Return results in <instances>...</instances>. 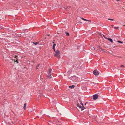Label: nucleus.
Returning a JSON list of instances; mask_svg holds the SVG:
<instances>
[{"instance_id":"1","label":"nucleus","mask_w":125,"mask_h":125,"mask_svg":"<svg viewBox=\"0 0 125 125\" xmlns=\"http://www.w3.org/2000/svg\"><path fill=\"white\" fill-rule=\"evenodd\" d=\"M60 52L58 50H57L56 51L54 54V56L58 58L60 57Z\"/></svg>"},{"instance_id":"2","label":"nucleus","mask_w":125,"mask_h":125,"mask_svg":"<svg viewBox=\"0 0 125 125\" xmlns=\"http://www.w3.org/2000/svg\"><path fill=\"white\" fill-rule=\"evenodd\" d=\"M93 73L95 75H97L99 74V73L97 70H94L93 71Z\"/></svg>"},{"instance_id":"3","label":"nucleus","mask_w":125,"mask_h":125,"mask_svg":"<svg viewBox=\"0 0 125 125\" xmlns=\"http://www.w3.org/2000/svg\"><path fill=\"white\" fill-rule=\"evenodd\" d=\"M98 97V95L97 94H95L93 95V98L94 100H96L97 99Z\"/></svg>"},{"instance_id":"4","label":"nucleus","mask_w":125,"mask_h":125,"mask_svg":"<svg viewBox=\"0 0 125 125\" xmlns=\"http://www.w3.org/2000/svg\"><path fill=\"white\" fill-rule=\"evenodd\" d=\"M51 73H48V74L47 75V77L51 79L52 78V77L51 76L52 74Z\"/></svg>"},{"instance_id":"5","label":"nucleus","mask_w":125,"mask_h":125,"mask_svg":"<svg viewBox=\"0 0 125 125\" xmlns=\"http://www.w3.org/2000/svg\"><path fill=\"white\" fill-rule=\"evenodd\" d=\"M81 18L82 20H84V21H89V22H91V21L87 20L86 19H84V18H83L82 17H81Z\"/></svg>"},{"instance_id":"6","label":"nucleus","mask_w":125,"mask_h":125,"mask_svg":"<svg viewBox=\"0 0 125 125\" xmlns=\"http://www.w3.org/2000/svg\"><path fill=\"white\" fill-rule=\"evenodd\" d=\"M107 39L110 42L112 43L113 42L112 39L111 38H107Z\"/></svg>"},{"instance_id":"7","label":"nucleus","mask_w":125,"mask_h":125,"mask_svg":"<svg viewBox=\"0 0 125 125\" xmlns=\"http://www.w3.org/2000/svg\"><path fill=\"white\" fill-rule=\"evenodd\" d=\"M32 42L35 45H37V44H39V42Z\"/></svg>"},{"instance_id":"8","label":"nucleus","mask_w":125,"mask_h":125,"mask_svg":"<svg viewBox=\"0 0 125 125\" xmlns=\"http://www.w3.org/2000/svg\"><path fill=\"white\" fill-rule=\"evenodd\" d=\"M75 86L74 85H73L71 86H69V87L71 88H73L75 87Z\"/></svg>"},{"instance_id":"9","label":"nucleus","mask_w":125,"mask_h":125,"mask_svg":"<svg viewBox=\"0 0 125 125\" xmlns=\"http://www.w3.org/2000/svg\"><path fill=\"white\" fill-rule=\"evenodd\" d=\"M26 103H25L24 104V107H23L24 109L25 110L26 109Z\"/></svg>"},{"instance_id":"10","label":"nucleus","mask_w":125,"mask_h":125,"mask_svg":"<svg viewBox=\"0 0 125 125\" xmlns=\"http://www.w3.org/2000/svg\"><path fill=\"white\" fill-rule=\"evenodd\" d=\"M77 107H79L80 108V109L82 107V106L79 104H77Z\"/></svg>"},{"instance_id":"11","label":"nucleus","mask_w":125,"mask_h":125,"mask_svg":"<svg viewBox=\"0 0 125 125\" xmlns=\"http://www.w3.org/2000/svg\"><path fill=\"white\" fill-rule=\"evenodd\" d=\"M85 108V107L83 106H82L81 109V110H83Z\"/></svg>"},{"instance_id":"12","label":"nucleus","mask_w":125,"mask_h":125,"mask_svg":"<svg viewBox=\"0 0 125 125\" xmlns=\"http://www.w3.org/2000/svg\"><path fill=\"white\" fill-rule=\"evenodd\" d=\"M65 33L66 34V35L67 36H68L69 35V33L68 32H67L65 31Z\"/></svg>"},{"instance_id":"13","label":"nucleus","mask_w":125,"mask_h":125,"mask_svg":"<svg viewBox=\"0 0 125 125\" xmlns=\"http://www.w3.org/2000/svg\"><path fill=\"white\" fill-rule=\"evenodd\" d=\"M98 48L100 49H102V51H103L104 49L102 48V47H101L100 46H98Z\"/></svg>"},{"instance_id":"14","label":"nucleus","mask_w":125,"mask_h":125,"mask_svg":"<svg viewBox=\"0 0 125 125\" xmlns=\"http://www.w3.org/2000/svg\"><path fill=\"white\" fill-rule=\"evenodd\" d=\"M13 57L15 58L16 59H17V58H18V56H17L16 55H14L13 56Z\"/></svg>"},{"instance_id":"15","label":"nucleus","mask_w":125,"mask_h":125,"mask_svg":"<svg viewBox=\"0 0 125 125\" xmlns=\"http://www.w3.org/2000/svg\"><path fill=\"white\" fill-rule=\"evenodd\" d=\"M52 71V69H51V68H50L49 69V72H48L49 73H51V72Z\"/></svg>"},{"instance_id":"16","label":"nucleus","mask_w":125,"mask_h":125,"mask_svg":"<svg viewBox=\"0 0 125 125\" xmlns=\"http://www.w3.org/2000/svg\"><path fill=\"white\" fill-rule=\"evenodd\" d=\"M117 42L119 43H123V42L121 41H117Z\"/></svg>"},{"instance_id":"17","label":"nucleus","mask_w":125,"mask_h":125,"mask_svg":"<svg viewBox=\"0 0 125 125\" xmlns=\"http://www.w3.org/2000/svg\"><path fill=\"white\" fill-rule=\"evenodd\" d=\"M119 27H114V28L115 29H118L119 28Z\"/></svg>"},{"instance_id":"18","label":"nucleus","mask_w":125,"mask_h":125,"mask_svg":"<svg viewBox=\"0 0 125 125\" xmlns=\"http://www.w3.org/2000/svg\"><path fill=\"white\" fill-rule=\"evenodd\" d=\"M56 45V44L54 43L52 46V48H55Z\"/></svg>"},{"instance_id":"19","label":"nucleus","mask_w":125,"mask_h":125,"mask_svg":"<svg viewBox=\"0 0 125 125\" xmlns=\"http://www.w3.org/2000/svg\"><path fill=\"white\" fill-rule=\"evenodd\" d=\"M108 20L111 21H114V20L112 19H108Z\"/></svg>"},{"instance_id":"20","label":"nucleus","mask_w":125,"mask_h":125,"mask_svg":"<svg viewBox=\"0 0 125 125\" xmlns=\"http://www.w3.org/2000/svg\"><path fill=\"white\" fill-rule=\"evenodd\" d=\"M124 67H125L123 65H121L120 66V67H123V68H124Z\"/></svg>"},{"instance_id":"21","label":"nucleus","mask_w":125,"mask_h":125,"mask_svg":"<svg viewBox=\"0 0 125 125\" xmlns=\"http://www.w3.org/2000/svg\"><path fill=\"white\" fill-rule=\"evenodd\" d=\"M103 36L105 39H107V38L104 35H103Z\"/></svg>"},{"instance_id":"22","label":"nucleus","mask_w":125,"mask_h":125,"mask_svg":"<svg viewBox=\"0 0 125 125\" xmlns=\"http://www.w3.org/2000/svg\"><path fill=\"white\" fill-rule=\"evenodd\" d=\"M15 62H16L17 63H19V62L17 60H16Z\"/></svg>"},{"instance_id":"23","label":"nucleus","mask_w":125,"mask_h":125,"mask_svg":"<svg viewBox=\"0 0 125 125\" xmlns=\"http://www.w3.org/2000/svg\"><path fill=\"white\" fill-rule=\"evenodd\" d=\"M55 48H53L54 51V52H55L56 51H55Z\"/></svg>"},{"instance_id":"24","label":"nucleus","mask_w":125,"mask_h":125,"mask_svg":"<svg viewBox=\"0 0 125 125\" xmlns=\"http://www.w3.org/2000/svg\"><path fill=\"white\" fill-rule=\"evenodd\" d=\"M81 105H82V106H83V103L82 102H81Z\"/></svg>"},{"instance_id":"25","label":"nucleus","mask_w":125,"mask_h":125,"mask_svg":"<svg viewBox=\"0 0 125 125\" xmlns=\"http://www.w3.org/2000/svg\"><path fill=\"white\" fill-rule=\"evenodd\" d=\"M75 77H76V76H73L72 77L73 78H74Z\"/></svg>"},{"instance_id":"26","label":"nucleus","mask_w":125,"mask_h":125,"mask_svg":"<svg viewBox=\"0 0 125 125\" xmlns=\"http://www.w3.org/2000/svg\"><path fill=\"white\" fill-rule=\"evenodd\" d=\"M39 65H40L39 64H38V65H37V66L38 67H39Z\"/></svg>"},{"instance_id":"27","label":"nucleus","mask_w":125,"mask_h":125,"mask_svg":"<svg viewBox=\"0 0 125 125\" xmlns=\"http://www.w3.org/2000/svg\"><path fill=\"white\" fill-rule=\"evenodd\" d=\"M88 103V102H86V103H85V105H86V104L87 103Z\"/></svg>"},{"instance_id":"28","label":"nucleus","mask_w":125,"mask_h":125,"mask_svg":"<svg viewBox=\"0 0 125 125\" xmlns=\"http://www.w3.org/2000/svg\"><path fill=\"white\" fill-rule=\"evenodd\" d=\"M120 0H116V1H120Z\"/></svg>"},{"instance_id":"29","label":"nucleus","mask_w":125,"mask_h":125,"mask_svg":"<svg viewBox=\"0 0 125 125\" xmlns=\"http://www.w3.org/2000/svg\"><path fill=\"white\" fill-rule=\"evenodd\" d=\"M111 26L112 27H113L114 26V25H111Z\"/></svg>"},{"instance_id":"30","label":"nucleus","mask_w":125,"mask_h":125,"mask_svg":"<svg viewBox=\"0 0 125 125\" xmlns=\"http://www.w3.org/2000/svg\"><path fill=\"white\" fill-rule=\"evenodd\" d=\"M74 65H73V67H74Z\"/></svg>"},{"instance_id":"31","label":"nucleus","mask_w":125,"mask_h":125,"mask_svg":"<svg viewBox=\"0 0 125 125\" xmlns=\"http://www.w3.org/2000/svg\"><path fill=\"white\" fill-rule=\"evenodd\" d=\"M52 43H54V42H53H53H52Z\"/></svg>"},{"instance_id":"32","label":"nucleus","mask_w":125,"mask_h":125,"mask_svg":"<svg viewBox=\"0 0 125 125\" xmlns=\"http://www.w3.org/2000/svg\"><path fill=\"white\" fill-rule=\"evenodd\" d=\"M68 7H67V8H68Z\"/></svg>"},{"instance_id":"33","label":"nucleus","mask_w":125,"mask_h":125,"mask_svg":"<svg viewBox=\"0 0 125 125\" xmlns=\"http://www.w3.org/2000/svg\"><path fill=\"white\" fill-rule=\"evenodd\" d=\"M36 68H37H37H38V67H36Z\"/></svg>"},{"instance_id":"34","label":"nucleus","mask_w":125,"mask_h":125,"mask_svg":"<svg viewBox=\"0 0 125 125\" xmlns=\"http://www.w3.org/2000/svg\"><path fill=\"white\" fill-rule=\"evenodd\" d=\"M36 68H37H37H38V67H36Z\"/></svg>"}]
</instances>
